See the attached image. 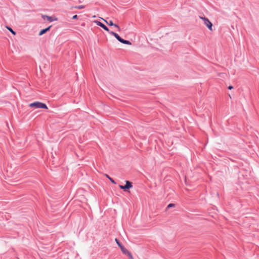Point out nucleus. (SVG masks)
I'll list each match as a JSON object with an SVG mask.
<instances>
[{
  "instance_id": "nucleus-7",
  "label": "nucleus",
  "mask_w": 259,
  "mask_h": 259,
  "mask_svg": "<svg viewBox=\"0 0 259 259\" xmlns=\"http://www.w3.org/2000/svg\"><path fill=\"white\" fill-rule=\"evenodd\" d=\"M51 27H52V25H50L44 29H41L38 33L39 36H41V35L44 34L45 33H47L48 31H50Z\"/></svg>"
},
{
  "instance_id": "nucleus-10",
  "label": "nucleus",
  "mask_w": 259,
  "mask_h": 259,
  "mask_svg": "<svg viewBox=\"0 0 259 259\" xmlns=\"http://www.w3.org/2000/svg\"><path fill=\"white\" fill-rule=\"evenodd\" d=\"M119 42L123 44H125V45H132V42L130 40H125L122 38H121V39H120V41Z\"/></svg>"
},
{
  "instance_id": "nucleus-8",
  "label": "nucleus",
  "mask_w": 259,
  "mask_h": 259,
  "mask_svg": "<svg viewBox=\"0 0 259 259\" xmlns=\"http://www.w3.org/2000/svg\"><path fill=\"white\" fill-rule=\"evenodd\" d=\"M110 34L114 36L117 40L118 41H120V39H121V37L116 32H114L112 31H110L108 32Z\"/></svg>"
},
{
  "instance_id": "nucleus-3",
  "label": "nucleus",
  "mask_w": 259,
  "mask_h": 259,
  "mask_svg": "<svg viewBox=\"0 0 259 259\" xmlns=\"http://www.w3.org/2000/svg\"><path fill=\"white\" fill-rule=\"evenodd\" d=\"M200 18L203 21L204 24L206 26V27L208 28V29L209 30L212 31L213 24L210 21V20L207 17H200Z\"/></svg>"
},
{
  "instance_id": "nucleus-16",
  "label": "nucleus",
  "mask_w": 259,
  "mask_h": 259,
  "mask_svg": "<svg viewBox=\"0 0 259 259\" xmlns=\"http://www.w3.org/2000/svg\"><path fill=\"white\" fill-rule=\"evenodd\" d=\"M77 18H78V16L77 15H75L73 16L72 17V19H73V20H75V19H77Z\"/></svg>"
},
{
  "instance_id": "nucleus-17",
  "label": "nucleus",
  "mask_w": 259,
  "mask_h": 259,
  "mask_svg": "<svg viewBox=\"0 0 259 259\" xmlns=\"http://www.w3.org/2000/svg\"><path fill=\"white\" fill-rule=\"evenodd\" d=\"M233 88H234V87L232 85H230L228 86V89L229 90H231Z\"/></svg>"
},
{
  "instance_id": "nucleus-1",
  "label": "nucleus",
  "mask_w": 259,
  "mask_h": 259,
  "mask_svg": "<svg viewBox=\"0 0 259 259\" xmlns=\"http://www.w3.org/2000/svg\"><path fill=\"white\" fill-rule=\"evenodd\" d=\"M29 107L30 108H33L35 109H48V107L46 104L39 102V101H35L32 103H30L29 104Z\"/></svg>"
},
{
  "instance_id": "nucleus-6",
  "label": "nucleus",
  "mask_w": 259,
  "mask_h": 259,
  "mask_svg": "<svg viewBox=\"0 0 259 259\" xmlns=\"http://www.w3.org/2000/svg\"><path fill=\"white\" fill-rule=\"evenodd\" d=\"M95 22L97 24V25L101 28H102L104 30L107 31V32H109V29L108 27L103 23L102 22L99 21H95Z\"/></svg>"
},
{
  "instance_id": "nucleus-5",
  "label": "nucleus",
  "mask_w": 259,
  "mask_h": 259,
  "mask_svg": "<svg viewBox=\"0 0 259 259\" xmlns=\"http://www.w3.org/2000/svg\"><path fill=\"white\" fill-rule=\"evenodd\" d=\"M42 18L44 20H47L50 22L57 21L58 20V18L56 17L50 16L47 15H42Z\"/></svg>"
},
{
  "instance_id": "nucleus-11",
  "label": "nucleus",
  "mask_w": 259,
  "mask_h": 259,
  "mask_svg": "<svg viewBox=\"0 0 259 259\" xmlns=\"http://www.w3.org/2000/svg\"><path fill=\"white\" fill-rule=\"evenodd\" d=\"M104 176H105L106 178H107L111 182V183H112L113 184H116V183L114 181V180H113L111 177H110L109 175L106 174L104 175Z\"/></svg>"
},
{
  "instance_id": "nucleus-9",
  "label": "nucleus",
  "mask_w": 259,
  "mask_h": 259,
  "mask_svg": "<svg viewBox=\"0 0 259 259\" xmlns=\"http://www.w3.org/2000/svg\"><path fill=\"white\" fill-rule=\"evenodd\" d=\"M106 22L110 26H113L117 28L119 30L120 29L119 26L117 24L114 23L112 20H109V21H106Z\"/></svg>"
},
{
  "instance_id": "nucleus-15",
  "label": "nucleus",
  "mask_w": 259,
  "mask_h": 259,
  "mask_svg": "<svg viewBox=\"0 0 259 259\" xmlns=\"http://www.w3.org/2000/svg\"><path fill=\"white\" fill-rule=\"evenodd\" d=\"M74 8L75 9H83V8H85V6H84V5H79V6L75 7Z\"/></svg>"
},
{
  "instance_id": "nucleus-13",
  "label": "nucleus",
  "mask_w": 259,
  "mask_h": 259,
  "mask_svg": "<svg viewBox=\"0 0 259 259\" xmlns=\"http://www.w3.org/2000/svg\"><path fill=\"white\" fill-rule=\"evenodd\" d=\"M6 27L7 29L9 30L14 35H16V32L10 26H6Z\"/></svg>"
},
{
  "instance_id": "nucleus-2",
  "label": "nucleus",
  "mask_w": 259,
  "mask_h": 259,
  "mask_svg": "<svg viewBox=\"0 0 259 259\" xmlns=\"http://www.w3.org/2000/svg\"><path fill=\"white\" fill-rule=\"evenodd\" d=\"M125 184L124 185H119V187L124 192H130V190L133 187V183L128 180H125Z\"/></svg>"
},
{
  "instance_id": "nucleus-14",
  "label": "nucleus",
  "mask_w": 259,
  "mask_h": 259,
  "mask_svg": "<svg viewBox=\"0 0 259 259\" xmlns=\"http://www.w3.org/2000/svg\"><path fill=\"white\" fill-rule=\"evenodd\" d=\"M176 206V204H174V203H170L169 204H168L166 207V210H167V209L170 208H172V207H175Z\"/></svg>"
},
{
  "instance_id": "nucleus-12",
  "label": "nucleus",
  "mask_w": 259,
  "mask_h": 259,
  "mask_svg": "<svg viewBox=\"0 0 259 259\" xmlns=\"http://www.w3.org/2000/svg\"><path fill=\"white\" fill-rule=\"evenodd\" d=\"M124 254H125V255H127V256H128L130 259H134V258L133 257V255H132V254L131 253V252L128 250H127L126 251V252Z\"/></svg>"
},
{
  "instance_id": "nucleus-4",
  "label": "nucleus",
  "mask_w": 259,
  "mask_h": 259,
  "mask_svg": "<svg viewBox=\"0 0 259 259\" xmlns=\"http://www.w3.org/2000/svg\"><path fill=\"white\" fill-rule=\"evenodd\" d=\"M115 241L117 244L118 246L120 248L121 250L122 251V252L123 254H124L127 249L124 246V245L120 242L119 240L116 238L115 239Z\"/></svg>"
}]
</instances>
